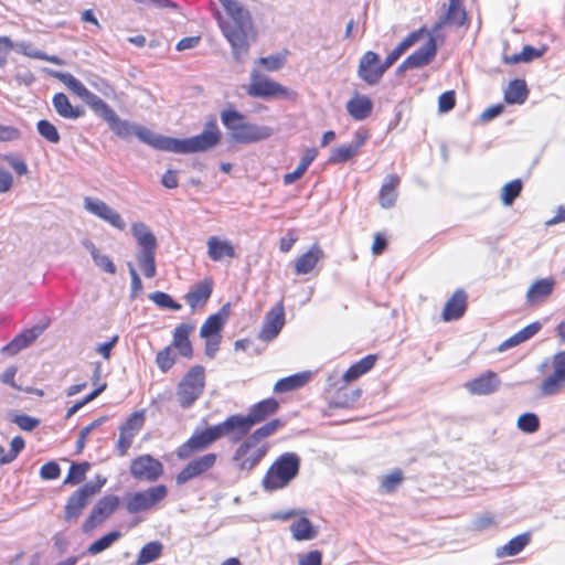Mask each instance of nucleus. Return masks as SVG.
<instances>
[{"label": "nucleus", "instance_id": "dca6fc26", "mask_svg": "<svg viewBox=\"0 0 565 565\" xmlns=\"http://www.w3.org/2000/svg\"><path fill=\"white\" fill-rule=\"evenodd\" d=\"M120 499L115 494H107L100 498L93 507L89 515L84 521L82 530L89 533L103 524L119 507Z\"/></svg>", "mask_w": 565, "mask_h": 565}, {"label": "nucleus", "instance_id": "2eb2a0df", "mask_svg": "<svg viewBox=\"0 0 565 565\" xmlns=\"http://www.w3.org/2000/svg\"><path fill=\"white\" fill-rule=\"evenodd\" d=\"M146 422V411L140 409L131 413L119 427V436L116 443V450L120 457L128 454L135 437L142 429Z\"/></svg>", "mask_w": 565, "mask_h": 565}, {"label": "nucleus", "instance_id": "6ab92c4d", "mask_svg": "<svg viewBox=\"0 0 565 565\" xmlns=\"http://www.w3.org/2000/svg\"><path fill=\"white\" fill-rule=\"evenodd\" d=\"M387 67H384V62L381 63L380 56L373 51L365 52L358 67V74L362 81L369 85H376L380 83L383 74Z\"/></svg>", "mask_w": 565, "mask_h": 565}, {"label": "nucleus", "instance_id": "5fc2aeb1", "mask_svg": "<svg viewBox=\"0 0 565 565\" xmlns=\"http://www.w3.org/2000/svg\"><path fill=\"white\" fill-rule=\"evenodd\" d=\"M105 120L108 122L109 128L121 138H127L134 134V127L128 121L121 120L115 111Z\"/></svg>", "mask_w": 565, "mask_h": 565}, {"label": "nucleus", "instance_id": "cd10ccee", "mask_svg": "<svg viewBox=\"0 0 565 565\" xmlns=\"http://www.w3.org/2000/svg\"><path fill=\"white\" fill-rule=\"evenodd\" d=\"M44 331V327L34 326L17 334L8 344L1 349V353L8 356L18 354L21 350L32 344Z\"/></svg>", "mask_w": 565, "mask_h": 565}, {"label": "nucleus", "instance_id": "f257e3e1", "mask_svg": "<svg viewBox=\"0 0 565 565\" xmlns=\"http://www.w3.org/2000/svg\"><path fill=\"white\" fill-rule=\"evenodd\" d=\"M218 1L227 14V19H218L220 29L232 47L233 57L241 63L248 55L250 43L256 41L257 30L249 11L238 1Z\"/></svg>", "mask_w": 565, "mask_h": 565}, {"label": "nucleus", "instance_id": "2f4dec72", "mask_svg": "<svg viewBox=\"0 0 565 565\" xmlns=\"http://www.w3.org/2000/svg\"><path fill=\"white\" fill-rule=\"evenodd\" d=\"M322 257V248L318 244H313L306 253L301 254L296 259L295 273L297 275H306L311 273Z\"/></svg>", "mask_w": 565, "mask_h": 565}, {"label": "nucleus", "instance_id": "0e129e2a", "mask_svg": "<svg viewBox=\"0 0 565 565\" xmlns=\"http://www.w3.org/2000/svg\"><path fill=\"white\" fill-rule=\"evenodd\" d=\"M456 106V93L455 90L444 92L438 97V110L440 113H448Z\"/></svg>", "mask_w": 565, "mask_h": 565}, {"label": "nucleus", "instance_id": "f3484780", "mask_svg": "<svg viewBox=\"0 0 565 565\" xmlns=\"http://www.w3.org/2000/svg\"><path fill=\"white\" fill-rule=\"evenodd\" d=\"M129 471L136 480L156 482L162 477L164 468L160 460L145 454L131 460Z\"/></svg>", "mask_w": 565, "mask_h": 565}, {"label": "nucleus", "instance_id": "bb28decb", "mask_svg": "<svg viewBox=\"0 0 565 565\" xmlns=\"http://www.w3.org/2000/svg\"><path fill=\"white\" fill-rule=\"evenodd\" d=\"M207 256L212 262L218 263L237 258V252L233 243L218 236H210L206 241Z\"/></svg>", "mask_w": 565, "mask_h": 565}, {"label": "nucleus", "instance_id": "412c9836", "mask_svg": "<svg viewBox=\"0 0 565 565\" xmlns=\"http://www.w3.org/2000/svg\"><path fill=\"white\" fill-rule=\"evenodd\" d=\"M285 326V309L282 301L276 303L266 313L258 338L269 342L274 340Z\"/></svg>", "mask_w": 565, "mask_h": 565}, {"label": "nucleus", "instance_id": "79ce46f5", "mask_svg": "<svg viewBox=\"0 0 565 565\" xmlns=\"http://www.w3.org/2000/svg\"><path fill=\"white\" fill-rule=\"evenodd\" d=\"M51 75L54 78L58 79L61 83H63L71 92H73L82 99H84L87 96H90V92L85 87V85L71 73L54 71L51 72Z\"/></svg>", "mask_w": 565, "mask_h": 565}, {"label": "nucleus", "instance_id": "a878e982", "mask_svg": "<svg viewBox=\"0 0 565 565\" xmlns=\"http://www.w3.org/2000/svg\"><path fill=\"white\" fill-rule=\"evenodd\" d=\"M437 54L436 39L429 35L426 44L411 55H408L402 63L401 67L405 70L418 68L429 64Z\"/></svg>", "mask_w": 565, "mask_h": 565}, {"label": "nucleus", "instance_id": "58836bf2", "mask_svg": "<svg viewBox=\"0 0 565 565\" xmlns=\"http://www.w3.org/2000/svg\"><path fill=\"white\" fill-rule=\"evenodd\" d=\"M290 532L296 541H309L317 536L318 531L311 521L302 515L290 525Z\"/></svg>", "mask_w": 565, "mask_h": 565}, {"label": "nucleus", "instance_id": "69168bd1", "mask_svg": "<svg viewBox=\"0 0 565 565\" xmlns=\"http://www.w3.org/2000/svg\"><path fill=\"white\" fill-rule=\"evenodd\" d=\"M60 475L61 468L55 461H49L40 469V477L44 480H55Z\"/></svg>", "mask_w": 565, "mask_h": 565}, {"label": "nucleus", "instance_id": "b1692460", "mask_svg": "<svg viewBox=\"0 0 565 565\" xmlns=\"http://www.w3.org/2000/svg\"><path fill=\"white\" fill-rule=\"evenodd\" d=\"M214 289V281L211 277L195 284L185 295L184 300L192 311L204 308L210 300Z\"/></svg>", "mask_w": 565, "mask_h": 565}, {"label": "nucleus", "instance_id": "1a4fd4ad", "mask_svg": "<svg viewBox=\"0 0 565 565\" xmlns=\"http://www.w3.org/2000/svg\"><path fill=\"white\" fill-rule=\"evenodd\" d=\"M222 132L215 118L210 119L204 130L196 136L185 139L174 138L173 152L175 153H195L207 151L220 143Z\"/></svg>", "mask_w": 565, "mask_h": 565}, {"label": "nucleus", "instance_id": "c03bdc74", "mask_svg": "<svg viewBox=\"0 0 565 565\" xmlns=\"http://www.w3.org/2000/svg\"><path fill=\"white\" fill-rule=\"evenodd\" d=\"M84 247L90 253L92 258L96 266L102 268L104 271L108 274H115L116 273V266L113 263V260L107 256L99 253L98 248L95 246V244L85 239L83 242Z\"/></svg>", "mask_w": 565, "mask_h": 565}, {"label": "nucleus", "instance_id": "a18cd8bd", "mask_svg": "<svg viewBox=\"0 0 565 565\" xmlns=\"http://www.w3.org/2000/svg\"><path fill=\"white\" fill-rule=\"evenodd\" d=\"M162 544L159 541H152L147 543L141 547L137 559L135 562L136 565H146L149 564L157 558H159L162 554Z\"/></svg>", "mask_w": 565, "mask_h": 565}, {"label": "nucleus", "instance_id": "603ef678", "mask_svg": "<svg viewBox=\"0 0 565 565\" xmlns=\"http://www.w3.org/2000/svg\"><path fill=\"white\" fill-rule=\"evenodd\" d=\"M90 469V463L87 461L81 463H72L66 478L64 479V484H78L86 479V473Z\"/></svg>", "mask_w": 565, "mask_h": 565}, {"label": "nucleus", "instance_id": "4468645a", "mask_svg": "<svg viewBox=\"0 0 565 565\" xmlns=\"http://www.w3.org/2000/svg\"><path fill=\"white\" fill-rule=\"evenodd\" d=\"M551 372L541 381L540 392L544 396H552L565 388V351H558L551 356Z\"/></svg>", "mask_w": 565, "mask_h": 565}, {"label": "nucleus", "instance_id": "e433bc0d", "mask_svg": "<svg viewBox=\"0 0 565 565\" xmlns=\"http://www.w3.org/2000/svg\"><path fill=\"white\" fill-rule=\"evenodd\" d=\"M311 379V372L305 371L280 379L274 385L276 393H286L305 386Z\"/></svg>", "mask_w": 565, "mask_h": 565}, {"label": "nucleus", "instance_id": "c9c22d12", "mask_svg": "<svg viewBox=\"0 0 565 565\" xmlns=\"http://www.w3.org/2000/svg\"><path fill=\"white\" fill-rule=\"evenodd\" d=\"M424 33H427L425 26H422L418 30L411 32L401 43H398L396 47H394L387 54V56L384 60V67L390 68L407 49L414 45L422 38Z\"/></svg>", "mask_w": 565, "mask_h": 565}, {"label": "nucleus", "instance_id": "20e7f679", "mask_svg": "<svg viewBox=\"0 0 565 565\" xmlns=\"http://www.w3.org/2000/svg\"><path fill=\"white\" fill-rule=\"evenodd\" d=\"M222 124L231 131L232 138L239 143H254L269 138L273 128L245 121V116L234 109L221 113Z\"/></svg>", "mask_w": 565, "mask_h": 565}, {"label": "nucleus", "instance_id": "8fccbe9b", "mask_svg": "<svg viewBox=\"0 0 565 565\" xmlns=\"http://www.w3.org/2000/svg\"><path fill=\"white\" fill-rule=\"evenodd\" d=\"M543 54L542 51L534 49L531 45H525L522 51L518 54H505L503 56V62L509 65L518 64V63H527L532 60L540 57Z\"/></svg>", "mask_w": 565, "mask_h": 565}, {"label": "nucleus", "instance_id": "6e6552de", "mask_svg": "<svg viewBox=\"0 0 565 565\" xmlns=\"http://www.w3.org/2000/svg\"><path fill=\"white\" fill-rule=\"evenodd\" d=\"M131 233L141 250L137 255V262L147 278H153L157 274L156 249L157 238L150 228L141 222L131 225Z\"/></svg>", "mask_w": 565, "mask_h": 565}, {"label": "nucleus", "instance_id": "09e8293b", "mask_svg": "<svg viewBox=\"0 0 565 565\" xmlns=\"http://www.w3.org/2000/svg\"><path fill=\"white\" fill-rule=\"evenodd\" d=\"M25 443L21 436H15L10 443V450L6 451L0 445V466L11 463L19 454L24 449Z\"/></svg>", "mask_w": 565, "mask_h": 565}, {"label": "nucleus", "instance_id": "a19ab883", "mask_svg": "<svg viewBox=\"0 0 565 565\" xmlns=\"http://www.w3.org/2000/svg\"><path fill=\"white\" fill-rule=\"evenodd\" d=\"M530 533H522L511 539L507 544L497 551L498 557H508L518 555L530 543Z\"/></svg>", "mask_w": 565, "mask_h": 565}, {"label": "nucleus", "instance_id": "13d9d810", "mask_svg": "<svg viewBox=\"0 0 565 565\" xmlns=\"http://www.w3.org/2000/svg\"><path fill=\"white\" fill-rule=\"evenodd\" d=\"M518 427L524 433L533 434L540 428V419L534 413L522 414L518 418Z\"/></svg>", "mask_w": 565, "mask_h": 565}, {"label": "nucleus", "instance_id": "f8f14e48", "mask_svg": "<svg viewBox=\"0 0 565 565\" xmlns=\"http://www.w3.org/2000/svg\"><path fill=\"white\" fill-rule=\"evenodd\" d=\"M246 93L254 98H275L295 95L289 88L260 73L258 68L250 72L249 84Z\"/></svg>", "mask_w": 565, "mask_h": 565}, {"label": "nucleus", "instance_id": "9d476101", "mask_svg": "<svg viewBox=\"0 0 565 565\" xmlns=\"http://www.w3.org/2000/svg\"><path fill=\"white\" fill-rule=\"evenodd\" d=\"M228 312L223 307L218 312L209 316L200 328V337L204 340V354L214 359L222 342V330L226 323Z\"/></svg>", "mask_w": 565, "mask_h": 565}, {"label": "nucleus", "instance_id": "473e14b6", "mask_svg": "<svg viewBox=\"0 0 565 565\" xmlns=\"http://www.w3.org/2000/svg\"><path fill=\"white\" fill-rule=\"evenodd\" d=\"M349 115L358 121L366 119L373 109V103L370 97L355 93L345 105Z\"/></svg>", "mask_w": 565, "mask_h": 565}, {"label": "nucleus", "instance_id": "aec40b11", "mask_svg": "<svg viewBox=\"0 0 565 565\" xmlns=\"http://www.w3.org/2000/svg\"><path fill=\"white\" fill-rule=\"evenodd\" d=\"M195 330V324L192 321L182 322L175 326L172 332V341L169 344L177 351L179 356L191 360L194 355V348L190 339Z\"/></svg>", "mask_w": 565, "mask_h": 565}, {"label": "nucleus", "instance_id": "864d4df0", "mask_svg": "<svg viewBox=\"0 0 565 565\" xmlns=\"http://www.w3.org/2000/svg\"><path fill=\"white\" fill-rule=\"evenodd\" d=\"M121 536V533L119 531H111L104 536L99 537L95 542H93L88 548L87 552L90 555H96L102 553L103 551L107 550L111 546L113 543H115L119 537Z\"/></svg>", "mask_w": 565, "mask_h": 565}, {"label": "nucleus", "instance_id": "393cba45", "mask_svg": "<svg viewBox=\"0 0 565 565\" xmlns=\"http://www.w3.org/2000/svg\"><path fill=\"white\" fill-rule=\"evenodd\" d=\"M500 383V377L495 372L486 371L467 381L463 386L472 395H490L499 388Z\"/></svg>", "mask_w": 565, "mask_h": 565}, {"label": "nucleus", "instance_id": "37998d69", "mask_svg": "<svg viewBox=\"0 0 565 565\" xmlns=\"http://www.w3.org/2000/svg\"><path fill=\"white\" fill-rule=\"evenodd\" d=\"M529 90L524 79H513L504 92L508 104H522L527 98Z\"/></svg>", "mask_w": 565, "mask_h": 565}, {"label": "nucleus", "instance_id": "c756f323", "mask_svg": "<svg viewBox=\"0 0 565 565\" xmlns=\"http://www.w3.org/2000/svg\"><path fill=\"white\" fill-rule=\"evenodd\" d=\"M555 280L552 277L537 279L529 287L525 298L530 306L544 302L553 292Z\"/></svg>", "mask_w": 565, "mask_h": 565}, {"label": "nucleus", "instance_id": "4be33fe9", "mask_svg": "<svg viewBox=\"0 0 565 565\" xmlns=\"http://www.w3.org/2000/svg\"><path fill=\"white\" fill-rule=\"evenodd\" d=\"M84 206L89 213L107 222L113 227L119 231L125 230L126 223L122 220L121 215L117 211L111 209L108 204H106L104 201L86 196L84 199Z\"/></svg>", "mask_w": 565, "mask_h": 565}, {"label": "nucleus", "instance_id": "c85d7f7f", "mask_svg": "<svg viewBox=\"0 0 565 565\" xmlns=\"http://www.w3.org/2000/svg\"><path fill=\"white\" fill-rule=\"evenodd\" d=\"M468 307V296L463 289H457L446 301L441 319L446 322L460 319Z\"/></svg>", "mask_w": 565, "mask_h": 565}, {"label": "nucleus", "instance_id": "39448f33", "mask_svg": "<svg viewBox=\"0 0 565 565\" xmlns=\"http://www.w3.org/2000/svg\"><path fill=\"white\" fill-rule=\"evenodd\" d=\"M279 407L280 404L276 398L268 397L253 404L246 415H230L228 418L235 429L233 441H238L248 435L255 425L264 423L274 416L279 411Z\"/></svg>", "mask_w": 565, "mask_h": 565}, {"label": "nucleus", "instance_id": "de8ad7c7", "mask_svg": "<svg viewBox=\"0 0 565 565\" xmlns=\"http://www.w3.org/2000/svg\"><path fill=\"white\" fill-rule=\"evenodd\" d=\"M358 153L356 147H353L351 143L342 145L331 150L328 162L330 164L345 163L358 156Z\"/></svg>", "mask_w": 565, "mask_h": 565}, {"label": "nucleus", "instance_id": "338daca9", "mask_svg": "<svg viewBox=\"0 0 565 565\" xmlns=\"http://www.w3.org/2000/svg\"><path fill=\"white\" fill-rule=\"evenodd\" d=\"M14 49V43L9 36H0V67L6 66L8 57Z\"/></svg>", "mask_w": 565, "mask_h": 565}, {"label": "nucleus", "instance_id": "052dcab7", "mask_svg": "<svg viewBox=\"0 0 565 565\" xmlns=\"http://www.w3.org/2000/svg\"><path fill=\"white\" fill-rule=\"evenodd\" d=\"M150 299L159 307L178 311L182 308L181 303L177 302L169 294L163 291H156L150 295Z\"/></svg>", "mask_w": 565, "mask_h": 565}, {"label": "nucleus", "instance_id": "f03ea898", "mask_svg": "<svg viewBox=\"0 0 565 565\" xmlns=\"http://www.w3.org/2000/svg\"><path fill=\"white\" fill-rule=\"evenodd\" d=\"M284 425L280 418H273L246 435L232 456L236 469L253 471L269 452L270 445L265 439L276 434Z\"/></svg>", "mask_w": 565, "mask_h": 565}, {"label": "nucleus", "instance_id": "4c0bfd02", "mask_svg": "<svg viewBox=\"0 0 565 565\" xmlns=\"http://www.w3.org/2000/svg\"><path fill=\"white\" fill-rule=\"evenodd\" d=\"M377 358L374 354H369L360 361L352 364L343 374L342 380L345 383H351L367 373L375 365Z\"/></svg>", "mask_w": 565, "mask_h": 565}, {"label": "nucleus", "instance_id": "0eeeda50", "mask_svg": "<svg viewBox=\"0 0 565 565\" xmlns=\"http://www.w3.org/2000/svg\"><path fill=\"white\" fill-rule=\"evenodd\" d=\"M206 385V373L202 365L191 366L180 379L175 396L181 408H190L203 395Z\"/></svg>", "mask_w": 565, "mask_h": 565}, {"label": "nucleus", "instance_id": "ddd939ff", "mask_svg": "<svg viewBox=\"0 0 565 565\" xmlns=\"http://www.w3.org/2000/svg\"><path fill=\"white\" fill-rule=\"evenodd\" d=\"M105 481L104 479L95 483H85L68 497L64 507V521L66 523H72L82 515L92 498L100 491Z\"/></svg>", "mask_w": 565, "mask_h": 565}, {"label": "nucleus", "instance_id": "ea45409f", "mask_svg": "<svg viewBox=\"0 0 565 565\" xmlns=\"http://www.w3.org/2000/svg\"><path fill=\"white\" fill-rule=\"evenodd\" d=\"M541 328H542V324L539 321L527 324L526 327L521 329L519 332H516L515 334H513L512 337H510L509 339L503 341L500 344L499 350L500 351L508 350L510 348L521 344L522 342H525L526 340L534 337L541 330Z\"/></svg>", "mask_w": 565, "mask_h": 565}, {"label": "nucleus", "instance_id": "9b49d317", "mask_svg": "<svg viewBox=\"0 0 565 565\" xmlns=\"http://www.w3.org/2000/svg\"><path fill=\"white\" fill-rule=\"evenodd\" d=\"M166 484H157L141 491L128 493L125 498V509L129 514L156 509L168 495Z\"/></svg>", "mask_w": 565, "mask_h": 565}, {"label": "nucleus", "instance_id": "4d7b16f0", "mask_svg": "<svg viewBox=\"0 0 565 565\" xmlns=\"http://www.w3.org/2000/svg\"><path fill=\"white\" fill-rule=\"evenodd\" d=\"M36 130L39 135L51 143H58L61 140V136L57 131V128L46 119H41L36 124Z\"/></svg>", "mask_w": 565, "mask_h": 565}, {"label": "nucleus", "instance_id": "423d86ee", "mask_svg": "<svg viewBox=\"0 0 565 565\" xmlns=\"http://www.w3.org/2000/svg\"><path fill=\"white\" fill-rule=\"evenodd\" d=\"M300 468V459L294 452L280 455L268 468L262 486L266 491L282 489L296 478Z\"/></svg>", "mask_w": 565, "mask_h": 565}, {"label": "nucleus", "instance_id": "49530a36", "mask_svg": "<svg viewBox=\"0 0 565 565\" xmlns=\"http://www.w3.org/2000/svg\"><path fill=\"white\" fill-rule=\"evenodd\" d=\"M179 354L171 347L160 349L156 354V364L161 373H168L177 363Z\"/></svg>", "mask_w": 565, "mask_h": 565}, {"label": "nucleus", "instance_id": "6e6d98bb", "mask_svg": "<svg viewBox=\"0 0 565 565\" xmlns=\"http://www.w3.org/2000/svg\"><path fill=\"white\" fill-rule=\"evenodd\" d=\"M523 183L520 179H514L504 184L501 190V201L504 205H511L514 200L520 195Z\"/></svg>", "mask_w": 565, "mask_h": 565}, {"label": "nucleus", "instance_id": "774afa93", "mask_svg": "<svg viewBox=\"0 0 565 565\" xmlns=\"http://www.w3.org/2000/svg\"><path fill=\"white\" fill-rule=\"evenodd\" d=\"M322 553L318 550L309 551L299 555L298 565H321Z\"/></svg>", "mask_w": 565, "mask_h": 565}, {"label": "nucleus", "instance_id": "3c124183", "mask_svg": "<svg viewBox=\"0 0 565 565\" xmlns=\"http://www.w3.org/2000/svg\"><path fill=\"white\" fill-rule=\"evenodd\" d=\"M287 56H288V51L285 50L284 52H280L278 54L259 57L256 61V64L259 67H263L264 70H266L268 72H276L285 66Z\"/></svg>", "mask_w": 565, "mask_h": 565}, {"label": "nucleus", "instance_id": "680f3d73", "mask_svg": "<svg viewBox=\"0 0 565 565\" xmlns=\"http://www.w3.org/2000/svg\"><path fill=\"white\" fill-rule=\"evenodd\" d=\"M403 481V473L399 469L394 470L382 479L381 487L385 492L395 491Z\"/></svg>", "mask_w": 565, "mask_h": 565}, {"label": "nucleus", "instance_id": "e2e57ef3", "mask_svg": "<svg viewBox=\"0 0 565 565\" xmlns=\"http://www.w3.org/2000/svg\"><path fill=\"white\" fill-rule=\"evenodd\" d=\"M106 386L107 385L104 383L103 385L98 386L93 392H90L88 395H86L82 401L72 405L67 409L65 418L66 419L71 418L79 408H82L84 405H86L90 401L95 399L106 388Z\"/></svg>", "mask_w": 565, "mask_h": 565}, {"label": "nucleus", "instance_id": "f704fd0d", "mask_svg": "<svg viewBox=\"0 0 565 565\" xmlns=\"http://www.w3.org/2000/svg\"><path fill=\"white\" fill-rule=\"evenodd\" d=\"M134 134L145 143L159 149L173 152L174 138L156 135L150 129L138 127Z\"/></svg>", "mask_w": 565, "mask_h": 565}, {"label": "nucleus", "instance_id": "a211bd4d", "mask_svg": "<svg viewBox=\"0 0 565 565\" xmlns=\"http://www.w3.org/2000/svg\"><path fill=\"white\" fill-rule=\"evenodd\" d=\"M217 461L215 452H207L190 460L175 476L177 484L181 486L210 471Z\"/></svg>", "mask_w": 565, "mask_h": 565}, {"label": "nucleus", "instance_id": "7ed1b4c3", "mask_svg": "<svg viewBox=\"0 0 565 565\" xmlns=\"http://www.w3.org/2000/svg\"><path fill=\"white\" fill-rule=\"evenodd\" d=\"M225 436H230L232 440L235 437V429L228 416L222 423L202 430H195L186 441L178 447L177 457L179 459H188L192 455L207 449Z\"/></svg>", "mask_w": 565, "mask_h": 565}, {"label": "nucleus", "instance_id": "72a5a7b5", "mask_svg": "<svg viewBox=\"0 0 565 565\" xmlns=\"http://www.w3.org/2000/svg\"><path fill=\"white\" fill-rule=\"evenodd\" d=\"M52 104L56 114L64 119L75 120L85 114L84 108L72 105L70 98L64 93L54 94Z\"/></svg>", "mask_w": 565, "mask_h": 565}, {"label": "nucleus", "instance_id": "5701e85b", "mask_svg": "<svg viewBox=\"0 0 565 565\" xmlns=\"http://www.w3.org/2000/svg\"><path fill=\"white\" fill-rule=\"evenodd\" d=\"M465 0H449L446 12L439 17L431 28L433 33H438L446 25L460 28L468 22V13L463 6Z\"/></svg>", "mask_w": 565, "mask_h": 565}, {"label": "nucleus", "instance_id": "bf43d9fd", "mask_svg": "<svg viewBox=\"0 0 565 565\" xmlns=\"http://www.w3.org/2000/svg\"><path fill=\"white\" fill-rule=\"evenodd\" d=\"M84 100H86L90 108L95 113H98L104 119L114 113V109H111L106 102L93 93H90V96L85 97Z\"/></svg>", "mask_w": 565, "mask_h": 565}, {"label": "nucleus", "instance_id": "7c9ffc66", "mask_svg": "<svg viewBox=\"0 0 565 565\" xmlns=\"http://www.w3.org/2000/svg\"><path fill=\"white\" fill-rule=\"evenodd\" d=\"M401 178L396 173L388 174L379 191V203L383 209H391L398 198Z\"/></svg>", "mask_w": 565, "mask_h": 565}]
</instances>
